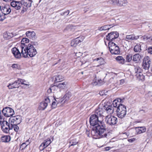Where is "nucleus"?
Segmentation results:
<instances>
[{
  "label": "nucleus",
  "instance_id": "49530a36",
  "mask_svg": "<svg viewBox=\"0 0 152 152\" xmlns=\"http://www.w3.org/2000/svg\"><path fill=\"white\" fill-rule=\"evenodd\" d=\"M144 39H145L147 40L149 39L150 40H152V36L150 35H148L147 36H144Z\"/></svg>",
  "mask_w": 152,
  "mask_h": 152
},
{
  "label": "nucleus",
  "instance_id": "7ed1b4c3",
  "mask_svg": "<svg viewBox=\"0 0 152 152\" xmlns=\"http://www.w3.org/2000/svg\"><path fill=\"white\" fill-rule=\"evenodd\" d=\"M117 115L120 118H124L126 115V106L121 104H118L116 110Z\"/></svg>",
  "mask_w": 152,
  "mask_h": 152
},
{
  "label": "nucleus",
  "instance_id": "72a5a7b5",
  "mask_svg": "<svg viewBox=\"0 0 152 152\" xmlns=\"http://www.w3.org/2000/svg\"><path fill=\"white\" fill-rule=\"evenodd\" d=\"M109 26H107V25H104L102 27H99L98 30L100 31L109 30V28H109L108 27Z\"/></svg>",
  "mask_w": 152,
  "mask_h": 152
},
{
  "label": "nucleus",
  "instance_id": "e2e57ef3",
  "mask_svg": "<svg viewBox=\"0 0 152 152\" xmlns=\"http://www.w3.org/2000/svg\"><path fill=\"white\" fill-rule=\"evenodd\" d=\"M3 1L6 2H9L11 1V0H3Z\"/></svg>",
  "mask_w": 152,
  "mask_h": 152
},
{
  "label": "nucleus",
  "instance_id": "473e14b6",
  "mask_svg": "<svg viewBox=\"0 0 152 152\" xmlns=\"http://www.w3.org/2000/svg\"><path fill=\"white\" fill-rule=\"evenodd\" d=\"M71 96V93L69 91L66 92L65 95L64 96L63 98L65 99V101L68 100Z\"/></svg>",
  "mask_w": 152,
  "mask_h": 152
},
{
  "label": "nucleus",
  "instance_id": "423d86ee",
  "mask_svg": "<svg viewBox=\"0 0 152 152\" xmlns=\"http://www.w3.org/2000/svg\"><path fill=\"white\" fill-rule=\"evenodd\" d=\"M101 73L100 71H99V72L97 73L96 77L92 82V84L94 86L98 85L100 86L104 83V81L101 79Z\"/></svg>",
  "mask_w": 152,
  "mask_h": 152
},
{
  "label": "nucleus",
  "instance_id": "bf43d9fd",
  "mask_svg": "<svg viewBox=\"0 0 152 152\" xmlns=\"http://www.w3.org/2000/svg\"><path fill=\"white\" fill-rule=\"evenodd\" d=\"M107 26H108V28H109V29L113 27L115 25L114 24H111V25H107Z\"/></svg>",
  "mask_w": 152,
  "mask_h": 152
},
{
  "label": "nucleus",
  "instance_id": "f3484780",
  "mask_svg": "<svg viewBox=\"0 0 152 152\" xmlns=\"http://www.w3.org/2000/svg\"><path fill=\"white\" fill-rule=\"evenodd\" d=\"M51 141L50 138H48L45 140V142L41 144L39 147V149L41 151L47 147L51 143Z\"/></svg>",
  "mask_w": 152,
  "mask_h": 152
},
{
  "label": "nucleus",
  "instance_id": "393cba45",
  "mask_svg": "<svg viewBox=\"0 0 152 152\" xmlns=\"http://www.w3.org/2000/svg\"><path fill=\"white\" fill-rule=\"evenodd\" d=\"M20 83L23 85V87L24 88H28L30 86L29 82L24 80L20 79Z\"/></svg>",
  "mask_w": 152,
  "mask_h": 152
},
{
  "label": "nucleus",
  "instance_id": "37998d69",
  "mask_svg": "<svg viewBox=\"0 0 152 152\" xmlns=\"http://www.w3.org/2000/svg\"><path fill=\"white\" fill-rule=\"evenodd\" d=\"M125 83V80L124 79H122L121 80L119 81V83L118 84L116 85L115 86H121L123 85Z\"/></svg>",
  "mask_w": 152,
  "mask_h": 152
},
{
  "label": "nucleus",
  "instance_id": "4c0bfd02",
  "mask_svg": "<svg viewBox=\"0 0 152 152\" xmlns=\"http://www.w3.org/2000/svg\"><path fill=\"white\" fill-rule=\"evenodd\" d=\"M132 58V55L131 54H130L127 55L126 56V59L127 62H129L130 61Z\"/></svg>",
  "mask_w": 152,
  "mask_h": 152
},
{
  "label": "nucleus",
  "instance_id": "9b49d317",
  "mask_svg": "<svg viewBox=\"0 0 152 152\" xmlns=\"http://www.w3.org/2000/svg\"><path fill=\"white\" fill-rule=\"evenodd\" d=\"M118 36V33L117 31L112 32L106 36V39L107 40L111 41L117 38Z\"/></svg>",
  "mask_w": 152,
  "mask_h": 152
},
{
  "label": "nucleus",
  "instance_id": "aec40b11",
  "mask_svg": "<svg viewBox=\"0 0 152 152\" xmlns=\"http://www.w3.org/2000/svg\"><path fill=\"white\" fill-rule=\"evenodd\" d=\"M136 132L139 134L145 132L146 131V128L145 126L137 127L135 128Z\"/></svg>",
  "mask_w": 152,
  "mask_h": 152
},
{
  "label": "nucleus",
  "instance_id": "4be33fe9",
  "mask_svg": "<svg viewBox=\"0 0 152 152\" xmlns=\"http://www.w3.org/2000/svg\"><path fill=\"white\" fill-rule=\"evenodd\" d=\"M141 56L139 53H136L132 56V60L136 63H138L140 61Z\"/></svg>",
  "mask_w": 152,
  "mask_h": 152
},
{
  "label": "nucleus",
  "instance_id": "412c9836",
  "mask_svg": "<svg viewBox=\"0 0 152 152\" xmlns=\"http://www.w3.org/2000/svg\"><path fill=\"white\" fill-rule=\"evenodd\" d=\"M29 42V39L26 38H24L22 39L21 42V45L20 46L19 48H20V50H21V46H24V47H27V45H26V44L27 43Z\"/></svg>",
  "mask_w": 152,
  "mask_h": 152
},
{
  "label": "nucleus",
  "instance_id": "f8f14e48",
  "mask_svg": "<svg viewBox=\"0 0 152 152\" xmlns=\"http://www.w3.org/2000/svg\"><path fill=\"white\" fill-rule=\"evenodd\" d=\"M9 121L15 124H19L21 122V117L20 115H16L11 117Z\"/></svg>",
  "mask_w": 152,
  "mask_h": 152
},
{
  "label": "nucleus",
  "instance_id": "f704fd0d",
  "mask_svg": "<svg viewBox=\"0 0 152 152\" xmlns=\"http://www.w3.org/2000/svg\"><path fill=\"white\" fill-rule=\"evenodd\" d=\"M135 75L137 77L139 80H140L143 81L144 79V76L141 73L139 74H135Z\"/></svg>",
  "mask_w": 152,
  "mask_h": 152
},
{
  "label": "nucleus",
  "instance_id": "a211bd4d",
  "mask_svg": "<svg viewBox=\"0 0 152 152\" xmlns=\"http://www.w3.org/2000/svg\"><path fill=\"white\" fill-rule=\"evenodd\" d=\"M139 37V36H136L134 34H132L126 35L125 40L126 41L136 40L138 39Z\"/></svg>",
  "mask_w": 152,
  "mask_h": 152
},
{
  "label": "nucleus",
  "instance_id": "680f3d73",
  "mask_svg": "<svg viewBox=\"0 0 152 152\" xmlns=\"http://www.w3.org/2000/svg\"><path fill=\"white\" fill-rule=\"evenodd\" d=\"M114 80V78L112 77L110 78L109 80V81L110 82H112Z\"/></svg>",
  "mask_w": 152,
  "mask_h": 152
},
{
  "label": "nucleus",
  "instance_id": "ddd939ff",
  "mask_svg": "<svg viewBox=\"0 0 152 152\" xmlns=\"http://www.w3.org/2000/svg\"><path fill=\"white\" fill-rule=\"evenodd\" d=\"M102 107L103 108V110H105L110 114H112L113 112V107L111 104H106L104 106H102Z\"/></svg>",
  "mask_w": 152,
  "mask_h": 152
},
{
  "label": "nucleus",
  "instance_id": "4468645a",
  "mask_svg": "<svg viewBox=\"0 0 152 152\" xmlns=\"http://www.w3.org/2000/svg\"><path fill=\"white\" fill-rule=\"evenodd\" d=\"M104 110L102 106L99 105L97 108L95 110L94 115H96L98 117L101 118L103 116V113Z\"/></svg>",
  "mask_w": 152,
  "mask_h": 152
},
{
  "label": "nucleus",
  "instance_id": "9d476101",
  "mask_svg": "<svg viewBox=\"0 0 152 152\" xmlns=\"http://www.w3.org/2000/svg\"><path fill=\"white\" fill-rule=\"evenodd\" d=\"M50 103V100L48 97H47L45 99V100L41 102L39 106V110H44L47 107L48 104Z\"/></svg>",
  "mask_w": 152,
  "mask_h": 152
},
{
  "label": "nucleus",
  "instance_id": "20e7f679",
  "mask_svg": "<svg viewBox=\"0 0 152 152\" xmlns=\"http://www.w3.org/2000/svg\"><path fill=\"white\" fill-rule=\"evenodd\" d=\"M108 47L109 50L112 54L118 55L120 53L119 47L113 42L110 41L108 42Z\"/></svg>",
  "mask_w": 152,
  "mask_h": 152
},
{
  "label": "nucleus",
  "instance_id": "774afa93",
  "mask_svg": "<svg viewBox=\"0 0 152 152\" xmlns=\"http://www.w3.org/2000/svg\"><path fill=\"white\" fill-rule=\"evenodd\" d=\"M151 72H152V67H151Z\"/></svg>",
  "mask_w": 152,
  "mask_h": 152
},
{
  "label": "nucleus",
  "instance_id": "69168bd1",
  "mask_svg": "<svg viewBox=\"0 0 152 152\" xmlns=\"http://www.w3.org/2000/svg\"><path fill=\"white\" fill-rule=\"evenodd\" d=\"M104 42H105V44L107 45L106 43L105 40H104Z\"/></svg>",
  "mask_w": 152,
  "mask_h": 152
},
{
  "label": "nucleus",
  "instance_id": "603ef678",
  "mask_svg": "<svg viewBox=\"0 0 152 152\" xmlns=\"http://www.w3.org/2000/svg\"><path fill=\"white\" fill-rule=\"evenodd\" d=\"M99 94L101 96H102L106 95V94H105V93H104V91H100L99 92Z\"/></svg>",
  "mask_w": 152,
  "mask_h": 152
},
{
  "label": "nucleus",
  "instance_id": "2eb2a0df",
  "mask_svg": "<svg viewBox=\"0 0 152 152\" xmlns=\"http://www.w3.org/2000/svg\"><path fill=\"white\" fill-rule=\"evenodd\" d=\"M20 79L16 80L13 83H11L9 84L7 87L9 89H12L14 88H18L20 86Z\"/></svg>",
  "mask_w": 152,
  "mask_h": 152
},
{
  "label": "nucleus",
  "instance_id": "13d9d810",
  "mask_svg": "<svg viewBox=\"0 0 152 152\" xmlns=\"http://www.w3.org/2000/svg\"><path fill=\"white\" fill-rule=\"evenodd\" d=\"M111 148L110 147H107L105 148V150L106 151H108Z\"/></svg>",
  "mask_w": 152,
  "mask_h": 152
},
{
  "label": "nucleus",
  "instance_id": "58836bf2",
  "mask_svg": "<svg viewBox=\"0 0 152 152\" xmlns=\"http://www.w3.org/2000/svg\"><path fill=\"white\" fill-rule=\"evenodd\" d=\"M28 140H27L25 142L23 143L21 145L20 148H22V149L25 148L29 143L28 142Z\"/></svg>",
  "mask_w": 152,
  "mask_h": 152
},
{
  "label": "nucleus",
  "instance_id": "b1692460",
  "mask_svg": "<svg viewBox=\"0 0 152 152\" xmlns=\"http://www.w3.org/2000/svg\"><path fill=\"white\" fill-rule=\"evenodd\" d=\"M5 123L6 124V126H2L1 129L4 132L7 133L9 130V129H11V127L10 125H7L8 123L7 121L5 122Z\"/></svg>",
  "mask_w": 152,
  "mask_h": 152
},
{
  "label": "nucleus",
  "instance_id": "ea45409f",
  "mask_svg": "<svg viewBox=\"0 0 152 152\" xmlns=\"http://www.w3.org/2000/svg\"><path fill=\"white\" fill-rule=\"evenodd\" d=\"M66 83L65 82H63L62 83H60L58 84V87L59 88H64L66 87Z\"/></svg>",
  "mask_w": 152,
  "mask_h": 152
},
{
  "label": "nucleus",
  "instance_id": "6ab92c4d",
  "mask_svg": "<svg viewBox=\"0 0 152 152\" xmlns=\"http://www.w3.org/2000/svg\"><path fill=\"white\" fill-rule=\"evenodd\" d=\"M10 4L11 6L17 10L20 9L21 5V4L19 2L15 1H12L11 2Z\"/></svg>",
  "mask_w": 152,
  "mask_h": 152
},
{
  "label": "nucleus",
  "instance_id": "c85d7f7f",
  "mask_svg": "<svg viewBox=\"0 0 152 152\" xmlns=\"http://www.w3.org/2000/svg\"><path fill=\"white\" fill-rule=\"evenodd\" d=\"M59 96H60V94H59ZM53 97L54 99V100L56 101V102L58 104L59 103H62L63 101L61 100V99L60 98V96H58L56 95V94L54 95Z\"/></svg>",
  "mask_w": 152,
  "mask_h": 152
},
{
  "label": "nucleus",
  "instance_id": "39448f33",
  "mask_svg": "<svg viewBox=\"0 0 152 152\" xmlns=\"http://www.w3.org/2000/svg\"><path fill=\"white\" fill-rule=\"evenodd\" d=\"M11 12V10L9 7L5 6L1 7L0 10V20L2 21L5 18L4 15L9 14Z\"/></svg>",
  "mask_w": 152,
  "mask_h": 152
},
{
  "label": "nucleus",
  "instance_id": "dca6fc26",
  "mask_svg": "<svg viewBox=\"0 0 152 152\" xmlns=\"http://www.w3.org/2000/svg\"><path fill=\"white\" fill-rule=\"evenodd\" d=\"M11 51L15 58L18 59L21 58L22 53H20L18 49L14 48L12 49Z\"/></svg>",
  "mask_w": 152,
  "mask_h": 152
},
{
  "label": "nucleus",
  "instance_id": "f257e3e1",
  "mask_svg": "<svg viewBox=\"0 0 152 152\" xmlns=\"http://www.w3.org/2000/svg\"><path fill=\"white\" fill-rule=\"evenodd\" d=\"M99 118L96 115H91L90 117L89 122L93 126L91 131L93 138L95 139L106 137L108 134L106 130L105 126L103 122L99 120Z\"/></svg>",
  "mask_w": 152,
  "mask_h": 152
},
{
  "label": "nucleus",
  "instance_id": "0e129e2a",
  "mask_svg": "<svg viewBox=\"0 0 152 152\" xmlns=\"http://www.w3.org/2000/svg\"><path fill=\"white\" fill-rule=\"evenodd\" d=\"M86 134H87L88 136H89V135L88 134V133L87 132Z\"/></svg>",
  "mask_w": 152,
  "mask_h": 152
},
{
  "label": "nucleus",
  "instance_id": "e433bc0d",
  "mask_svg": "<svg viewBox=\"0 0 152 152\" xmlns=\"http://www.w3.org/2000/svg\"><path fill=\"white\" fill-rule=\"evenodd\" d=\"M17 124H14L13 125L11 124V129H13L16 132H18L19 130V128Z\"/></svg>",
  "mask_w": 152,
  "mask_h": 152
},
{
  "label": "nucleus",
  "instance_id": "bb28decb",
  "mask_svg": "<svg viewBox=\"0 0 152 152\" xmlns=\"http://www.w3.org/2000/svg\"><path fill=\"white\" fill-rule=\"evenodd\" d=\"M10 140V136H4L1 137V141L2 142H9Z\"/></svg>",
  "mask_w": 152,
  "mask_h": 152
},
{
  "label": "nucleus",
  "instance_id": "cd10ccee",
  "mask_svg": "<svg viewBox=\"0 0 152 152\" xmlns=\"http://www.w3.org/2000/svg\"><path fill=\"white\" fill-rule=\"evenodd\" d=\"M26 36L29 38H33L35 36V33L33 31H27L26 33Z\"/></svg>",
  "mask_w": 152,
  "mask_h": 152
},
{
  "label": "nucleus",
  "instance_id": "c756f323",
  "mask_svg": "<svg viewBox=\"0 0 152 152\" xmlns=\"http://www.w3.org/2000/svg\"><path fill=\"white\" fill-rule=\"evenodd\" d=\"M134 51L135 52H140L141 50V45L140 44H137L134 46Z\"/></svg>",
  "mask_w": 152,
  "mask_h": 152
},
{
  "label": "nucleus",
  "instance_id": "864d4df0",
  "mask_svg": "<svg viewBox=\"0 0 152 152\" xmlns=\"http://www.w3.org/2000/svg\"><path fill=\"white\" fill-rule=\"evenodd\" d=\"M67 13V15H68L69 13V10H67L66 11L63 12V14H61V15H64Z\"/></svg>",
  "mask_w": 152,
  "mask_h": 152
},
{
  "label": "nucleus",
  "instance_id": "052dcab7",
  "mask_svg": "<svg viewBox=\"0 0 152 152\" xmlns=\"http://www.w3.org/2000/svg\"><path fill=\"white\" fill-rule=\"evenodd\" d=\"M116 100H114L113 102V104H114V106H117V104H116L117 103L116 102Z\"/></svg>",
  "mask_w": 152,
  "mask_h": 152
},
{
  "label": "nucleus",
  "instance_id": "c9c22d12",
  "mask_svg": "<svg viewBox=\"0 0 152 152\" xmlns=\"http://www.w3.org/2000/svg\"><path fill=\"white\" fill-rule=\"evenodd\" d=\"M135 74H139L142 73V69L138 66L136 67L134 69Z\"/></svg>",
  "mask_w": 152,
  "mask_h": 152
},
{
  "label": "nucleus",
  "instance_id": "3c124183",
  "mask_svg": "<svg viewBox=\"0 0 152 152\" xmlns=\"http://www.w3.org/2000/svg\"><path fill=\"white\" fill-rule=\"evenodd\" d=\"M148 53L152 54V47H149L148 49Z\"/></svg>",
  "mask_w": 152,
  "mask_h": 152
},
{
  "label": "nucleus",
  "instance_id": "de8ad7c7",
  "mask_svg": "<svg viewBox=\"0 0 152 152\" xmlns=\"http://www.w3.org/2000/svg\"><path fill=\"white\" fill-rule=\"evenodd\" d=\"M73 40L74 41V42L77 45L80 43V41H81L80 40H79L78 39H77V38H76Z\"/></svg>",
  "mask_w": 152,
  "mask_h": 152
},
{
  "label": "nucleus",
  "instance_id": "a878e982",
  "mask_svg": "<svg viewBox=\"0 0 152 152\" xmlns=\"http://www.w3.org/2000/svg\"><path fill=\"white\" fill-rule=\"evenodd\" d=\"M117 61L120 64H123L125 62V60L121 56H118L115 58Z\"/></svg>",
  "mask_w": 152,
  "mask_h": 152
},
{
  "label": "nucleus",
  "instance_id": "6e6552de",
  "mask_svg": "<svg viewBox=\"0 0 152 152\" xmlns=\"http://www.w3.org/2000/svg\"><path fill=\"white\" fill-rule=\"evenodd\" d=\"M2 112L4 116L10 117L12 116L15 114L14 110L11 108L6 107L2 109Z\"/></svg>",
  "mask_w": 152,
  "mask_h": 152
},
{
  "label": "nucleus",
  "instance_id": "7c9ffc66",
  "mask_svg": "<svg viewBox=\"0 0 152 152\" xmlns=\"http://www.w3.org/2000/svg\"><path fill=\"white\" fill-rule=\"evenodd\" d=\"M32 1L30 0H25L24 1L23 4L27 8H28L31 7V5Z\"/></svg>",
  "mask_w": 152,
  "mask_h": 152
},
{
  "label": "nucleus",
  "instance_id": "a18cd8bd",
  "mask_svg": "<svg viewBox=\"0 0 152 152\" xmlns=\"http://www.w3.org/2000/svg\"><path fill=\"white\" fill-rule=\"evenodd\" d=\"M57 104H58L56 102V101H55V100L53 101L51 107L53 108H55L56 107Z\"/></svg>",
  "mask_w": 152,
  "mask_h": 152
},
{
  "label": "nucleus",
  "instance_id": "1a4fd4ad",
  "mask_svg": "<svg viewBox=\"0 0 152 152\" xmlns=\"http://www.w3.org/2000/svg\"><path fill=\"white\" fill-rule=\"evenodd\" d=\"M105 121L108 125H113L117 123V118L113 116L107 115L105 118Z\"/></svg>",
  "mask_w": 152,
  "mask_h": 152
},
{
  "label": "nucleus",
  "instance_id": "0eeeda50",
  "mask_svg": "<svg viewBox=\"0 0 152 152\" xmlns=\"http://www.w3.org/2000/svg\"><path fill=\"white\" fill-rule=\"evenodd\" d=\"M151 63V58L148 56L144 57L142 64V67L144 69L148 71Z\"/></svg>",
  "mask_w": 152,
  "mask_h": 152
},
{
  "label": "nucleus",
  "instance_id": "8fccbe9b",
  "mask_svg": "<svg viewBox=\"0 0 152 152\" xmlns=\"http://www.w3.org/2000/svg\"><path fill=\"white\" fill-rule=\"evenodd\" d=\"M71 45L72 46L75 47L77 45L75 44L73 40H72L71 43Z\"/></svg>",
  "mask_w": 152,
  "mask_h": 152
},
{
  "label": "nucleus",
  "instance_id": "2f4dec72",
  "mask_svg": "<svg viewBox=\"0 0 152 152\" xmlns=\"http://www.w3.org/2000/svg\"><path fill=\"white\" fill-rule=\"evenodd\" d=\"M64 77H63L61 75H57L56 76L55 81L56 82H58L62 81L64 80Z\"/></svg>",
  "mask_w": 152,
  "mask_h": 152
},
{
  "label": "nucleus",
  "instance_id": "f03ea898",
  "mask_svg": "<svg viewBox=\"0 0 152 152\" xmlns=\"http://www.w3.org/2000/svg\"><path fill=\"white\" fill-rule=\"evenodd\" d=\"M21 53L23 56L26 58L28 55L32 57L35 56L37 53L35 48L32 45L29 44L27 47L21 46Z\"/></svg>",
  "mask_w": 152,
  "mask_h": 152
},
{
  "label": "nucleus",
  "instance_id": "09e8293b",
  "mask_svg": "<svg viewBox=\"0 0 152 152\" xmlns=\"http://www.w3.org/2000/svg\"><path fill=\"white\" fill-rule=\"evenodd\" d=\"M77 39H78L79 40L81 41H80V42H82L84 39V36H80L77 38Z\"/></svg>",
  "mask_w": 152,
  "mask_h": 152
},
{
  "label": "nucleus",
  "instance_id": "5fc2aeb1",
  "mask_svg": "<svg viewBox=\"0 0 152 152\" xmlns=\"http://www.w3.org/2000/svg\"><path fill=\"white\" fill-rule=\"evenodd\" d=\"M47 92L48 93H53V91L52 90V89H51V87H50L49 89H48L47 90Z\"/></svg>",
  "mask_w": 152,
  "mask_h": 152
},
{
  "label": "nucleus",
  "instance_id": "4d7b16f0",
  "mask_svg": "<svg viewBox=\"0 0 152 152\" xmlns=\"http://www.w3.org/2000/svg\"><path fill=\"white\" fill-rule=\"evenodd\" d=\"M117 101L118 102H120L122 103V102H123V100L121 99H118V100H117Z\"/></svg>",
  "mask_w": 152,
  "mask_h": 152
},
{
  "label": "nucleus",
  "instance_id": "6e6d98bb",
  "mask_svg": "<svg viewBox=\"0 0 152 152\" xmlns=\"http://www.w3.org/2000/svg\"><path fill=\"white\" fill-rule=\"evenodd\" d=\"M148 27L149 28V30H152V25L150 24H148Z\"/></svg>",
  "mask_w": 152,
  "mask_h": 152
},
{
  "label": "nucleus",
  "instance_id": "c03bdc74",
  "mask_svg": "<svg viewBox=\"0 0 152 152\" xmlns=\"http://www.w3.org/2000/svg\"><path fill=\"white\" fill-rule=\"evenodd\" d=\"M11 67L13 68L19 69L20 68L19 65L17 64H14L12 65Z\"/></svg>",
  "mask_w": 152,
  "mask_h": 152
},
{
  "label": "nucleus",
  "instance_id": "5701e85b",
  "mask_svg": "<svg viewBox=\"0 0 152 152\" xmlns=\"http://www.w3.org/2000/svg\"><path fill=\"white\" fill-rule=\"evenodd\" d=\"M51 87L53 91V93L55 94L54 95H55L56 94V95H57L58 94H60V90L58 86H51Z\"/></svg>",
  "mask_w": 152,
  "mask_h": 152
},
{
  "label": "nucleus",
  "instance_id": "338daca9",
  "mask_svg": "<svg viewBox=\"0 0 152 152\" xmlns=\"http://www.w3.org/2000/svg\"><path fill=\"white\" fill-rule=\"evenodd\" d=\"M75 26H73V27H72L73 28H75Z\"/></svg>",
  "mask_w": 152,
  "mask_h": 152
},
{
  "label": "nucleus",
  "instance_id": "79ce46f5",
  "mask_svg": "<svg viewBox=\"0 0 152 152\" xmlns=\"http://www.w3.org/2000/svg\"><path fill=\"white\" fill-rule=\"evenodd\" d=\"M96 60L99 61L98 62L100 64V65H102L104 64V60L103 58L101 57L97 58Z\"/></svg>",
  "mask_w": 152,
  "mask_h": 152
},
{
  "label": "nucleus",
  "instance_id": "a19ab883",
  "mask_svg": "<svg viewBox=\"0 0 152 152\" xmlns=\"http://www.w3.org/2000/svg\"><path fill=\"white\" fill-rule=\"evenodd\" d=\"M78 143V142L77 141L76 139H73V140H71L70 142V145H69V146H73L75 145H76Z\"/></svg>",
  "mask_w": 152,
  "mask_h": 152
}]
</instances>
